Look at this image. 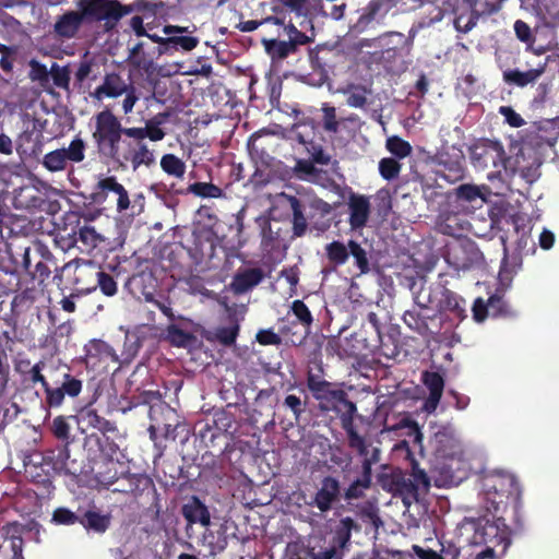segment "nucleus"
<instances>
[{"mask_svg": "<svg viewBox=\"0 0 559 559\" xmlns=\"http://www.w3.org/2000/svg\"><path fill=\"white\" fill-rule=\"evenodd\" d=\"M130 13L131 9L118 0H78L76 10L56 16L52 33L61 41L70 40L78 37L83 26L98 23L109 33Z\"/></svg>", "mask_w": 559, "mask_h": 559, "instance_id": "nucleus-1", "label": "nucleus"}, {"mask_svg": "<svg viewBox=\"0 0 559 559\" xmlns=\"http://www.w3.org/2000/svg\"><path fill=\"white\" fill-rule=\"evenodd\" d=\"M307 388L313 399L319 402V408L322 412H333L337 414L341 427L346 432L348 447L359 455L368 454L366 439L360 436L355 426L357 417V406L348 400L347 393L342 389H335L334 384L312 373L307 374Z\"/></svg>", "mask_w": 559, "mask_h": 559, "instance_id": "nucleus-2", "label": "nucleus"}, {"mask_svg": "<svg viewBox=\"0 0 559 559\" xmlns=\"http://www.w3.org/2000/svg\"><path fill=\"white\" fill-rule=\"evenodd\" d=\"M282 209L292 216L294 237L305 236L308 228L307 210L319 213L322 217L332 212V206L305 188L297 189L295 194L281 192L275 195L273 210ZM312 216H309L311 218Z\"/></svg>", "mask_w": 559, "mask_h": 559, "instance_id": "nucleus-3", "label": "nucleus"}, {"mask_svg": "<svg viewBox=\"0 0 559 559\" xmlns=\"http://www.w3.org/2000/svg\"><path fill=\"white\" fill-rule=\"evenodd\" d=\"M481 492L484 507L489 513H503L509 504L514 510L521 506L522 488L512 474L496 472L484 476Z\"/></svg>", "mask_w": 559, "mask_h": 559, "instance_id": "nucleus-4", "label": "nucleus"}, {"mask_svg": "<svg viewBox=\"0 0 559 559\" xmlns=\"http://www.w3.org/2000/svg\"><path fill=\"white\" fill-rule=\"evenodd\" d=\"M492 519L483 516L472 522L473 536L472 543L475 545H485L486 548L476 555L475 559H495L496 549L499 556H503L510 544V528L507 525L502 513H490Z\"/></svg>", "mask_w": 559, "mask_h": 559, "instance_id": "nucleus-5", "label": "nucleus"}, {"mask_svg": "<svg viewBox=\"0 0 559 559\" xmlns=\"http://www.w3.org/2000/svg\"><path fill=\"white\" fill-rule=\"evenodd\" d=\"M477 13L492 14L506 0H463ZM521 8L536 17L535 35L543 28H559V0H520Z\"/></svg>", "mask_w": 559, "mask_h": 559, "instance_id": "nucleus-6", "label": "nucleus"}, {"mask_svg": "<svg viewBox=\"0 0 559 559\" xmlns=\"http://www.w3.org/2000/svg\"><path fill=\"white\" fill-rule=\"evenodd\" d=\"M95 129L92 138L99 155L118 158L122 138H132V127H123L119 117L106 108L94 116Z\"/></svg>", "mask_w": 559, "mask_h": 559, "instance_id": "nucleus-7", "label": "nucleus"}, {"mask_svg": "<svg viewBox=\"0 0 559 559\" xmlns=\"http://www.w3.org/2000/svg\"><path fill=\"white\" fill-rule=\"evenodd\" d=\"M472 166L477 171L490 170L489 180L500 177L507 171L510 157L507 155L501 141L497 139L478 138L467 147Z\"/></svg>", "mask_w": 559, "mask_h": 559, "instance_id": "nucleus-8", "label": "nucleus"}, {"mask_svg": "<svg viewBox=\"0 0 559 559\" xmlns=\"http://www.w3.org/2000/svg\"><path fill=\"white\" fill-rule=\"evenodd\" d=\"M48 385L44 403L48 408H59L66 397L75 399L83 390V381L72 374L68 365H49Z\"/></svg>", "mask_w": 559, "mask_h": 559, "instance_id": "nucleus-9", "label": "nucleus"}, {"mask_svg": "<svg viewBox=\"0 0 559 559\" xmlns=\"http://www.w3.org/2000/svg\"><path fill=\"white\" fill-rule=\"evenodd\" d=\"M102 240L100 235L95 228L86 224V222L82 224L80 215L75 212H69L64 215L63 225L59 227L57 234V241L66 250L79 247L82 252L91 251Z\"/></svg>", "mask_w": 559, "mask_h": 559, "instance_id": "nucleus-10", "label": "nucleus"}, {"mask_svg": "<svg viewBox=\"0 0 559 559\" xmlns=\"http://www.w3.org/2000/svg\"><path fill=\"white\" fill-rule=\"evenodd\" d=\"M91 95L94 99L99 102L105 98L116 99L120 96H124L121 105L124 115L131 114L135 104L140 100V92L130 79H124L120 73L115 71L106 73L102 84L98 85Z\"/></svg>", "mask_w": 559, "mask_h": 559, "instance_id": "nucleus-11", "label": "nucleus"}, {"mask_svg": "<svg viewBox=\"0 0 559 559\" xmlns=\"http://www.w3.org/2000/svg\"><path fill=\"white\" fill-rule=\"evenodd\" d=\"M87 200L104 210L115 205L117 213H124L131 204L128 190L116 176H102Z\"/></svg>", "mask_w": 559, "mask_h": 559, "instance_id": "nucleus-12", "label": "nucleus"}, {"mask_svg": "<svg viewBox=\"0 0 559 559\" xmlns=\"http://www.w3.org/2000/svg\"><path fill=\"white\" fill-rule=\"evenodd\" d=\"M355 526L356 523L352 518L342 519L332 536L324 538L319 549L317 547L309 549L310 559H343L344 550L349 546L352 530Z\"/></svg>", "mask_w": 559, "mask_h": 559, "instance_id": "nucleus-13", "label": "nucleus"}, {"mask_svg": "<svg viewBox=\"0 0 559 559\" xmlns=\"http://www.w3.org/2000/svg\"><path fill=\"white\" fill-rule=\"evenodd\" d=\"M401 0H370L365 7L356 10L357 17L349 23V33L360 35L376 29L385 20L389 12L394 9Z\"/></svg>", "mask_w": 559, "mask_h": 559, "instance_id": "nucleus-14", "label": "nucleus"}, {"mask_svg": "<svg viewBox=\"0 0 559 559\" xmlns=\"http://www.w3.org/2000/svg\"><path fill=\"white\" fill-rule=\"evenodd\" d=\"M444 260L455 271H469L479 267L484 255L471 239H454L445 246Z\"/></svg>", "mask_w": 559, "mask_h": 559, "instance_id": "nucleus-15", "label": "nucleus"}, {"mask_svg": "<svg viewBox=\"0 0 559 559\" xmlns=\"http://www.w3.org/2000/svg\"><path fill=\"white\" fill-rule=\"evenodd\" d=\"M393 485L396 492L403 497V502L409 504V500L418 501L421 493L428 492L430 479L416 461H412L411 474H396L393 476Z\"/></svg>", "mask_w": 559, "mask_h": 559, "instance_id": "nucleus-16", "label": "nucleus"}, {"mask_svg": "<svg viewBox=\"0 0 559 559\" xmlns=\"http://www.w3.org/2000/svg\"><path fill=\"white\" fill-rule=\"evenodd\" d=\"M361 330L368 334L364 338L366 347L378 349L386 358H396L399 356L397 340L382 333L381 323L376 312L370 311L367 314V322L362 324Z\"/></svg>", "mask_w": 559, "mask_h": 559, "instance_id": "nucleus-17", "label": "nucleus"}, {"mask_svg": "<svg viewBox=\"0 0 559 559\" xmlns=\"http://www.w3.org/2000/svg\"><path fill=\"white\" fill-rule=\"evenodd\" d=\"M439 169L437 174L450 183L462 180L465 176V157L462 150L452 146L436 156Z\"/></svg>", "mask_w": 559, "mask_h": 559, "instance_id": "nucleus-18", "label": "nucleus"}, {"mask_svg": "<svg viewBox=\"0 0 559 559\" xmlns=\"http://www.w3.org/2000/svg\"><path fill=\"white\" fill-rule=\"evenodd\" d=\"M84 352L85 365L92 370L108 371L110 364H119V356L115 348L103 340H91L84 346Z\"/></svg>", "mask_w": 559, "mask_h": 559, "instance_id": "nucleus-19", "label": "nucleus"}, {"mask_svg": "<svg viewBox=\"0 0 559 559\" xmlns=\"http://www.w3.org/2000/svg\"><path fill=\"white\" fill-rule=\"evenodd\" d=\"M438 319L439 312L433 308L411 309L406 310L403 314L404 323L421 336L440 331V324L436 323Z\"/></svg>", "mask_w": 559, "mask_h": 559, "instance_id": "nucleus-20", "label": "nucleus"}, {"mask_svg": "<svg viewBox=\"0 0 559 559\" xmlns=\"http://www.w3.org/2000/svg\"><path fill=\"white\" fill-rule=\"evenodd\" d=\"M83 277H88L92 280L91 285L82 287V290L85 293H92L99 288L102 294H104L107 297H112L118 292V285L114 276L109 273L104 272L99 267L91 265L83 269H79L76 271L75 283H82Z\"/></svg>", "mask_w": 559, "mask_h": 559, "instance_id": "nucleus-21", "label": "nucleus"}, {"mask_svg": "<svg viewBox=\"0 0 559 559\" xmlns=\"http://www.w3.org/2000/svg\"><path fill=\"white\" fill-rule=\"evenodd\" d=\"M69 445L61 444L55 449H48L41 454V466H48L53 473L76 476L82 473V468L76 466L75 460L69 461Z\"/></svg>", "mask_w": 559, "mask_h": 559, "instance_id": "nucleus-22", "label": "nucleus"}, {"mask_svg": "<svg viewBox=\"0 0 559 559\" xmlns=\"http://www.w3.org/2000/svg\"><path fill=\"white\" fill-rule=\"evenodd\" d=\"M15 150L22 159H38L44 150V135L35 124L25 129L15 141Z\"/></svg>", "mask_w": 559, "mask_h": 559, "instance_id": "nucleus-23", "label": "nucleus"}, {"mask_svg": "<svg viewBox=\"0 0 559 559\" xmlns=\"http://www.w3.org/2000/svg\"><path fill=\"white\" fill-rule=\"evenodd\" d=\"M548 56L544 62L537 63L535 68L528 70L507 69L502 72V80L508 86L525 88L537 83L540 76L546 72Z\"/></svg>", "mask_w": 559, "mask_h": 559, "instance_id": "nucleus-24", "label": "nucleus"}, {"mask_svg": "<svg viewBox=\"0 0 559 559\" xmlns=\"http://www.w3.org/2000/svg\"><path fill=\"white\" fill-rule=\"evenodd\" d=\"M348 206V224L352 230L362 229L371 213V204L369 198L364 194L352 192L347 201Z\"/></svg>", "mask_w": 559, "mask_h": 559, "instance_id": "nucleus-25", "label": "nucleus"}, {"mask_svg": "<svg viewBox=\"0 0 559 559\" xmlns=\"http://www.w3.org/2000/svg\"><path fill=\"white\" fill-rule=\"evenodd\" d=\"M272 140L266 132H255L248 141V150L251 158L257 165L272 167L274 157L272 156Z\"/></svg>", "mask_w": 559, "mask_h": 559, "instance_id": "nucleus-26", "label": "nucleus"}, {"mask_svg": "<svg viewBox=\"0 0 559 559\" xmlns=\"http://www.w3.org/2000/svg\"><path fill=\"white\" fill-rule=\"evenodd\" d=\"M340 493V481L332 476H325L321 480V487L314 495L312 501L309 502V506L318 508L323 513L328 512L338 500Z\"/></svg>", "mask_w": 559, "mask_h": 559, "instance_id": "nucleus-27", "label": "nucleus"}, {"mask_svg": "<svg viewBox=\"0 0 559 559\" xmlns=\"http://www.w3.org/2000/svg\"><path fill=\"white\" fill-rule=\"evenodd\" d=\"M169 118V112L163 111L154 115L145 121L143 127H132V138L134 140L148 139L152 142L162 141L166 136V131L163 124Z\"/></svg>", "mask_w": 559, "mask_h": 559, "instance_id": "nucleus-28", "label": "nucleus"}, {"mask_svg": "<svg viewBox=\"0 0 559 559\" xmlns=\"http://www.w3.org/2000/svg\"><path fill=\"white\" fill-rule=\"evenodd\" d=\"M17 371L24 383L32 388L39 383L44 392L46 391L49 381V366L44 360H39L34 365H31L29 360H22Z\"/></svg>", "mask_w": 559, "mask_h": 559, "instance_id": "nucleus-29", "label": "nucleus"}, {"mask_svg": "<svg viewBox=\"0 0 559 559\" xmlns=\"http://www.w3.org/2000/svg\"><path fill=\"white\" fill-rule=\"evenodd\" d=\"M421 381L429 391V395L424 402V409L431 414L437 409L442 397L444 379L437 371H424L421 374Z\"/></svg>", "mask_w": 559, "mask_h": 559, "instance_id": "nucleus-30", "label": "nucleus"}, {"mask_svg": "<svg viewBox=\"0 0 559 559\" xmlns=\"http://www.w3.org/2000/svg\"><path fill=\"white\" fill-rule=\"evenodd\" d=\"M181 514L188 524H201L204 527L211 524L209 508L197 496H191L181 507Z\"/></svg>", "mask_w": 559, "mask_h": 559, "instance_id": "nucleus-31", "label": "nucleus"}, {"mask_svg": "<svg viewBox=\"0 0 559 559\" xmlns=\"http://www.w3.org/2000/svg\"><path fill=\"white\" fill-rule=\"evenodd\" d=\"M385 430L402 431L401 435L408 438L407 440L401 441L400 448H408L409 443H412L414 447H418L420 451L423 450V432L418 424L409 416H404L397 424L385 427ZM409 452L411 451H408V453Z\"/></svg>", "mask_w": 559, "mask_h": 559, "instance_id": "nucleus-32", "label": "nucleus"}, {"mask_svg": "<svg viewBox=\"0 0 559 559\" xmlns=\"http://www.w3.org/2000/svg\"><path fill=\"white\" fill-rule=\"evenodd\" d=\"M45 204L43 193L33 185L14 190L13 206L19 210H37Z\"/></svg>", "mask_w": 559, "mask_h": 559, "instance_id": "nucleus-33", "label": "nucleus"}, {"mask_svg": "<svg viewBox=\"0 0 559 559\" xmlns=\"http://www.w3.org/2000/svg\"><path fill=\"white\" fill-rule=\"evenodd\" d=\"M454 27L460 33H467L477 24L483 13H477L474 8L469 7L463 0H456L453 4Z\"/></svg>", "mask_w": 559, "mask_h": 559, "instance_id": "nucleus-34", "label": "nucleus"}, {"mask_svg": "<svg viewBox=\"0 0 559 559\" xmlns=\"http://www.w3.org/2000/svg\"><path fill=\"white\" fill-rule=\"evenodd\" d=\"M263 276V272L259 267L239 271L234 275L229 288L235 295H242L259 285Z\"/></svg>", "mask_w": 559, "mask_h": 559, "instance_id": "nucleus-35", "label": "nucleus"}, {"mask_svg": "<svg viewBox=\"0 0 559 559\" xmlns=\"http://www.w3.org/2000/svg\"><path fill=\"white\" fill-rule=\"evenodd\" d=\"M79 416L80 421L87 428L96 429L104 436L117 432L115 423L100 416L97 411L92 408L90 405L82 408Z\"/></svg>", "mask_w": 559, "mask_h": 559, "instance_id": "nucleus-36", "label": "nucleus"}, {"mask_svg": "<svg viewBox=\"0 0 559 559\" xmlns=\"http://www.w3.org/2000/svg\"><path fill=\"white\" fill-rule=\"evenodd\" d=\"M372 483L371 463L369 460L362 462L361 475L355 479L344 492V499L347 501L359 499L365 496V490L369 489Z\"/></svg>", "mask_w": 559, "mask_h": 559, "instance_id": "nucleus-37", "label": "nucleus"}, {"mask_svg": "<svg viewBox=\"0 0 559 559\" xmlns=\"http://www.w3.org/2000/svg\"><path fill=\"white\" fill-rule=\"evenodd\" d=\"M135 141L138 142L135 150L123 156L124 163H130L133 171L141 166L151 167L155 164L154 151L143 140Z\"/></svg>", "mask_w": 559, "mask_h": 559, "instance_id": "nucleus-38", "label": "nucleus"}, {"mask_svg": "<svg viewBox=\"0 0 559 559\" xmlns=\"http://www.w3.org/2000/svg\"><path fill=\"white\" fill-rule=\"evenodd\" d=\"M7 250L5 253L9 255V260L5 261L4 258H0V271L4 272L5 274H17L21 271H24L26 273H31V258H29V248H24L23 252L21 253L22 260L17 261L13 258V253L10 249L9 243H4Z\"/></svg>", "mask_w": 559, "mask_h": 559, "instance_id": "nucleus-39", "label": "nucleus"}, {"mask_svg": "<svg viewBox=\"0 0 559 559\" xmlns=\"http://www.w3.org/2000/svg\"><path fill=\"white\" fill-rule=\"evenodd\" d=\"M296 321H290L280 329L281 336L287 346L299 347L304 345L311 333V330L298 329Z\"/></svg>", "mask_w": 559, "mask_h": 559, "instance_id": "nucleus-40", "label": "nucleus"}, {"mask_svg": "<svg viewBox=\"0 0 559 559\" xmlns=\"http://www.w3.org/2000/svg\"><path fill=\"white\" fill-rule=\"evenodd\" d=\"M522 267V258L520 254H507V248L504 247V257L501 262V267L499 271V280L502 285L510 286L513 276L521 270Z\"/></svg>", "mask_w": 559, "mask_h": 559, "instance_id": "nucleus-41", "label": "nucleus"}, {"mask_svg": "<svg viewBox=\"0 0 559 559\" xmlns=\"http://www.w3.org/2000/svg\"><path fill=\"white\" fill-rule=\"evenodd\" d=\"M442 296L445 310L450 311L455 319L463 321L467 318L466 301L463 297L450 289H445Z\"/></svg>", "mask_w": 559, "mask_h": 559, "instance_id": "nucleus-42", "label": "nucleus"}, {"mask_svg": "<svg viewBox=\"0 0 559 559\" xmlns=\"http://www.w3.org/2000/svg\"><path fill=\"white\" fill-rule=\"evenodd\" d=\"M325 255L329 262L334 266L344 265L349 258L348 243L345 245L340 240H333L324 247Z\"/></svg>", "mask_w": 559, "mask_h": 559, "instance_id": "nucleus-43", "label": "nucleus"}, {"mask_svg": "<svg viewBox=\"0 0 559 559\" xmlns=\"http://www.w3.org/2000/svg\"><path fill=\"white\" fill-rule=\"evenodd\" d=\"M57 150L59 153H63V159L67 164H79L85 158L86 143L81 136L76 135L68 147Z\"/></svg>", "mask_w": 559, "mask_h": 559, "instance_id": "nucleus-44", "label": "nucleus"}, {"mask_svg": "<svg viewBox=\"0 0 559 559\" xmlns=\"http://www.w3.org/2000/svg\"><path fill=\"white\" fill-rule=\"evenodd\" d=\"M80 523L87 530L96 533H104L110 525V515L100 514L96 511H86Z\"/></svg>", "mask_w": 559, "mask_h": 559, "instance_id": "nucleus-45", "label": "nucleus"}, {"mask_svg": "<svg viewBox=\"0 0 559 559\" xmlns=\"http://www.w3.org/2000/svg\"><path fill=\"white\" fill-rule=\"evenodd\" d=\"M349 255L354 259V264L358 269V275L368 274L370 272V262L368 252L356 240H348Z\"/></svg>", "mask_w": 559, "mask_h": 559, "instance_id": "nucleus-46", "label": "nucleus"}, {"mask_svg": "<svg viewBox=\"0 0 559 559\" xmlns=\"http://www.w3.org/2000/svg\"><path fill=\"white\" fill-rule=\"evenodd\" d=\"M489 306L492 318H511L516 314L512 306L499 293H495L489 297Z\"/></svg>", "mask_w": 559, "mask_h": 559, "instance_id": "nucleus-47", "label": "nucleus"}, {"mask_svg": "<svg viewBox=\"0 0 559 559\" xmlns=\"http://www.w3.org/2000/svg\"><path fill=\"white\" fill-rule=\"evenodd\" d=\"M266 52L273 59H284L297 51V48L288 40L269 39L263 40Z\"/></svg>", "mask_w": 559, "mask_h": 559, "instance_id": "nucleus-48", "label": "nucleus"}, {"mask_svg": "<svg viewBox=\"0 0 559 559\" xmlns=\"http://www.w3.org/2000/svg\"><path fill=\"white\" fill-rule=\"evenodd\" d=\"M143 296L145 301L153 304L170 321H175L176 317L171 308L173 302L169 296H166L163 293L156 294L154 292H143Z\"/></svg>", "mask_w": 559, "mask_h": 559, "instance_id": "nucleus-49", "label": "nucleus"}, {"mask_svg": "<svg viewBox=\"0 0 559 559\" xmlns=\"http://www.w3.org/2000/svg\"><path fill=\"white\" fill-rule=\"evenodd\" d=\"M322 129L332 134H337L342 129V121L336 117V108L329 104H323L322 108Z\"/></svg>", "mask_w": 559, "mask_h": 559, "instance_id": "nucleus-50", "label": "nucleus"}, {"mask_svg": "<svg viewBox=\"0 0 559 559\" xmlns=\"http://www.w3.org/2000/svg\"><path fill=\"white\" fill-rule=\"evenodd\" d=\"M160 167L167 175L182 178L186 173V164L175 154H165L160 159Z\"/></svg>", "mask_w": 559, "mask_h": 559, "instance_id": "nucleus-51", "label": "nucleus"}, {"mask_svg": "<svg viewBox=\"0 0 559 559\" xmlns=\"http://www.w3.org/2000/svg\"><path fill=\"white\" fill-rule=\"evenodd\" d=\"M239 331V323L233 319V323L230 325L216 328L214 337L219 344L224 346H231L236 343Z\"/></svg>", "mask_w": 559, "mask_h": 559, "instance_id": "nucleus-52", "label": "nucleus"}, {"mask_svg": "<svg viewBox=\"0 0 559 559\" xmlns=\"http://www.w3.org/2000/svg\"><path fill=\"white\" fill-rule=\"evenodd\" d=\"M290 311L296 317L297 324L299 323L306 330H311L314 319L308 306L302 300H294L290 306Z\"/></svg>", "mask_w": 559, "mask_h": 559, "instance_id": "nucleus-53", "label": "nucleus"}, {"mask_svg": "<svg viewBox=\"0 0 559 559\" xmlns=\"http://www.w3.org/2000/svg\"><path fill=\"white\" fill-rule=\"evenodd\" d=\"M162 400H163V396H162L160 392L157 390L143 391L138 396H134L131 401V404L127 408H122V412L126 413L128 409H131L132 407L138 406V405H150L151 406L150 416L152 417L151 413L153 411V407L156 404L162 405Z\"/></svg>", "mask_w": 559, "mask_h": 559, "instance_id": "nucleus-54", "label": "nucleus"}, {"mask_svg": "<svg viewBox=\"0 0 559 559\" xmlns=\"http://www.w3.org/2000/svg\"><path fill=\"white\" fill-rule=\"evenodd\" d=\"M378 43L381 48H386L388 51H396L408 44V38L402 33L389 32L379 36Z\"/></svg>", "mask_w": 559, "mask_h": 559, "instance_id": "nucleus-55", "label": "nucleus"}, {"mask_svg": "<svg viewBox=\"0 0 559 559\" xmlns=\"http://www.w3.org/2000/svg\"><path fill=\"white\" fill-rule=\"evenodd\" d=\"M414 554L419 559H447L448 556H451V559H455L459 556V549L450 546L448 549L442 546L441 552H437L432 549H425L418 545L413 546Z\"/></svg>", "mask_w": 559, "mask_h": 559, "instance_id": "nucleus-56", "label": "nucleus"}, {"mask_svg": "<svg viewBox=\"0 0 559 559\" xmlns=\"http://www.w3.org/2000/svg\"><path fill=\"white\" fill-rule=\"evenodd\" d=\"M386 150L399 159H403L412 154V145L397 135L386 139Z\"/></svg>", "mask_w": 559, "mask_h": 559, "instance_id": "nucleus-57", "label": "nucleus"}, {"mask_svg": "<svg viewBox=\"0 0 559 559\" xmlns=\"http://www.w3.org/2000/svg\"><path fill=\"white\" fill-rule=\"evenodd\" d=\"M51 432L52 435L62 442V444L69 445L72 441L71 439V427L67 420V418L62 415L53 418L51 424Z\"/></svg>", "mask_w": 559, "mask_h": 559, "instance_id": "nucleus-58", "label": "nucleus"}, {"mask_svg": "<svg viewBox=\"0 0 559 559\" xmlns=\"http://www.w3.org/2000/svg\"><path fill=\"white\" fill-rule=\"evenodd\" d=\"M188 192L200 198H221L223 190L212 182H194L188 187Z\"/></svg>", "mask_w": 559, "mask_h": 559, "instance_id": "nucleus-59", "label": "nucleus"}, {"mask_svg": "<svg viewBox=\"0 0 559 559\" xmlns=\"http://www.w3.org/2000/svg\"><path fill=\"white\" fill-rule=\"evenodd\" d=\"M402 169V164L393 157H384L379 162V174L388 181L394 180L399 177Z\"/></svg>", "mask_w": 559, "mask_h": 559, "instance_id": "nucleus-60", "label": "nucleus"}, {"mask_svg": "<svg viewBox=\"0 0 559 559\" xmlns=\"http://www.w3.org/2000/svg\"><path fill=\"white\" fill-rule=\"evenodd\" d=\"M41 165L50 173L63 171L68 167L67 162L63 159V153H59L58 150L45 154Z\"/></svg>", "mask_w": 559, "mask_h": 559, "instance_id": "nucleus-61", "label": "nucleus"}, {"mask_svg": "<svg viewBox=\"0 0 559 559\" xmlns=\"http://www.w3.org/2000/svg\"><path fill=\"white\" fill-rule=\"evenodd\" d=\"M455 197L457 200L465 201V202H474L477 199L486 200V198L483 194L481 189L472 183H463L460 185L455 189Z\"/></svg>", "mask_w": 559, "mask_h": 559, "instance_id": "nucleus-62", "label": "nucleus"}, {"mask_svg": "<svg viewBox=\"0 0 559 559\" xmlns=\"http://www.w3.org/2000/svg\"><path fill=\"white\" fill-rule=\"evenodd\" d=\"M370 91L362 85H352L346 104L353 108H364L367 105V94Z\"/></svg>", "mask_w": 559, "mask_h": 559, "instance_id": "nucleus-63", "label": "nucleus"}, {"mask_svg": "<svg viewBox=\"0 0 559 559\" xmlns=\"http://www.w3.org/2000/svg\"><path fill=\"white\" fill-rule=\"evenodd\" d=\"M49 76L52 78L53 84L63 90L70 86V70L68 67H60L57 62H52L49 70Z\"/></svg>", "mask_w": 559, "mask_h": 559, "instance_id": "nucleus-64", "label": "nucleus"}]
</instances>
